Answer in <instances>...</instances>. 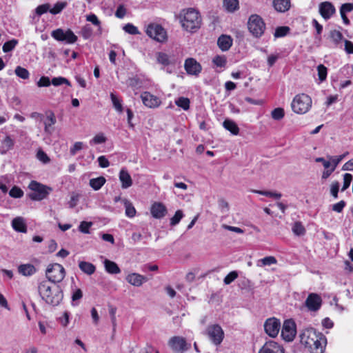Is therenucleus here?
I'll list each match as a JSON object with an SVG mask.
<instances>
[{"label": "nucleus", "mask_w": 353, "mask_h": 353, "mask_svg": "<svg viewBox=\"0 0 353 353\" xmlns=\"http://www.w3.org/2000/svg\"><path fill=\"white\" fill-rule=\"evenodd\" d=\"M271 116L273 119L279 121L285 116L284 110L282 108H276L272 111Z\"/></svg>", "instance_id": "43"}, {"label": "nucleus", "mask_w": 353, "mask_h": 353, "mask_svg": "<svg viewBox=\"0 0 353 353\" xmlns=\"http://www.w3.org/2000/svg\"><path fill=\"white\" fill-rule=\"evenodd\" d=\"M67 6L66 2H57L54 5V7L50 9V12L52 14H57L60 13Z\"/></svg>", "instance_id": "42"}, {"label": "nucleus", "mask_w": 353, "mask_h": 353, "mask_svg": "<svg viewBox=\"0 0 353 353\" xmlns=\"http://www.w3.org/2000/svg\"><path fill=\"white\" fill-rule=\"evenodd\" d=\"M123 203L125 208V215L128 217L133 218L136 214V210L132 204L127 199L123 200Z\"/></svg>", "instance_id": "36"}, {"label": "nucleus", "mask_w": 353, "mask_h": 353, "mask_svg": "<svg viewBox=\"0 0 353 353\" xmlns=\"http://www.w3.org/2000/svg\"><path fill=\"white\" fill-rule=\"evenodd\" d=\"M300 341L311 353H323L326 338L315 329L310 327L304 330L300 334Z\"/></svg>", "instance_id": "1"}, {"label": "nucleus", "mask_w": 353, "mask_h": 353, "mask_svg": "<svg viewBox=\"0 0 353 353\" xmlns=\"http://www.w3.org/2000/svg\"><path fill=\"white\" fill-rule=\"evenodd\" d=\"M273 6L276 11L285 12L290 8V0H274Z\"/></svg>", "instance_id": "26"}, {"label": "nucleus", "mask_w": 353, "mask_h": 353, "mask_svg": "<svg viewBox=\"0 0 353 353\" xmlns=\"http://www.w3.org/2000/svg\"><path fill=\"white\" fill-rule=\"evenodd\" d=\"M217 44L222 51H227L232 45V39L230 36L223 34L219 37Z\"/></svg>", "instance_id": "25"}, {"label": "nucleus", "mask_w": 353, "mask_h": 353, "mask_svg": "<svg viewBox=\"0 0 353 353\" xmlns=\"http://www.w3.org/2000/svg\"><path fill=\"white\" fill-rule=\"evenodd\" d=\"M259 262L261 263V265L265 266L276 264L277 261L274 256H270L261 259Z\"/></svg>", "instance_id": "53"}, {"label": "nucleus", "mask_w": 353, "mask_h": 353, "mask_svg": "<svg viewBox=\"0 0 353 353\" xmlns=\"http://www.w3.org/2000/svg\"><path fill=\"white\" fill-rule=\"evenodd\" d=\"M223 7L229 12H234L239 9L238 0H223Z\"/></svg>", "instance_id": "32"}, {"label": "nucleus", "mask_w": 353, "mask_h": 353, "mask_svg": "<svg viewBox=\"0 0 353 353\" xmlns=\"http://www.w3.org/2000/svg\"><path fill=\"white\" fill-rule=\"evenodd\" d=\"M15 74L17 77L23 79H28L30 77V73L28 70L24 68H22L21 66H17L15 68Z\"/></svg>", "instance_id": "41"}, {"label": "nucleus", "mask_w": 353, "mask_h": 353, "mask_svg": "<svg viewBox=\"0 0 353 353\" xmlns=\"http://www.w3.org/2000/svg\"><path fill=\"white\" fill-rule=\"evenodd\" d=\"M212 62L216 66L222 68L226 64V59L224 56L217 55L213 59Z\"/></svg>", "instance_id": "56"}, {"label": "nucleus", "mask_w": 353, "mask_h": 353, "mask_svg": "<svg viewBox=\"0 0 353 353\" xmlns=\"http://www.w3.org/2000/svg\"><path fill=\"white\" fill-rule=\"evenodd\" d=\"M319 13L325 20L330 19L336 12L334 5L330 1H324L319 6Z\"/></svg>", "instance_id": "16"}, {"label": "nucleus", "mask_w": 353, "mask_h": 353, "mask_svg": "<svg viewBox=\"0 0 353 353\" xmlns=\"http://www.w3.org/2000/svg\"><path fill=\"white\" fill-rule=\"evenodd\" d=\"M238 277V274L236 271L230 272L223 279L225 285H229L233 282Z\"/></svg>", "instance_id": "57"}, {"label": "nucleus", "mask_w": 353, "mask_h": 353, "mask_svg": "<svg viewBox=\"0 0 353 353\" xmlns=\"http://www.w3.org/2000/svg\"><path fill=\"white\" fill-rule=\"evenodd\" d=\"M92 225V222H87V221H82L81 222L79 230L83 234H89L90 233V228Z\"/></svg>", "instance_id": "54"}, {"label": "nucleus", "mask_w": 353, "mask_h": 353, "mask_svg": "<svg viewBox=\"0 0 353 353\" xmlns=\"http://www.w3.org/2000/svg\"><path fill=\"white\" fill-rule=\"evenodd\" d=\"M39 292L42 299L52 306H57L63 298L59 287L49 281H43L39 283Z\"/></svg>", "instance_id": "2"}, {"label": "nucleus", "mask_w": 353, "mask_h": 353, "mask_svg": "<svg viewBox=\"0 0 353 353\" xmlns=\"http://www.w3.org/2000/svg\"><path fill=\"white\" fill-rule=\"evenodd\" d=\"M296 324L292 319H287L284 321L281 330V336L285 341H292L296 336Z\"/></svg>", "instance_id": "12"}, {"label": "nucleus", "mask_w": 353, "mask_h": 353, "mask_svg": "<svg viewBox=\"0 0 353 353\" xmlns=\"http://www.w3.org/2000/svg\"><path fill=\"white\" fill-rule=\"evenodd\" d=\"M14 145V141L10 136H6L1 142V152L2 154L6 153L7 151L10 150Z\"/></svg>", "instance_id": "34"}, {"label": "nucleus", "mask_w": 353, "mask_h": 353, "mask_svg": "<svg viewBox=\"0 0 353 353\" xmlns=\"http://www.w3.org/2000/svg\"><path fill=\"white\" fill-rule=\"evenodd\" d=\"M184 216L183 212L181 210H178L174 215L170 219V225L174 226L177 225Z\"/></svg>", "instance_id": "44"}, {"label": "nucleus", "mask_w": 353, "mask_h": 353, "mask_svg": "<svg viewBox=\"0 0 353 353\" xmlns=\"http://www.w3.org/2000/svg\"><path fill=\"white\" fill-rule=\"evenodd\" d=\"M205 334L209 340L215 345H219L224 339V332L218 324L210 325L207 327Z\"/></svg>", "instance_id": "8"}, {"label": "nucleus", "mask_w": 353, "mask_h": 353, "mask_svg": "<svg viewBox=\"0 0 353 353\" xmlns=\"http://www.w3.org/2000/svg\"><path fill=\"white\" fill-rule=\"evenodd\" d=\"M248 28L254 37L259 38L265 32V24L259 15L252 14L248 21Z\"/></svg>", "instance_id": "6"}, {"label": "nucleus", "mask_w": 353, "mask_h": 353, "mask_svg": "<svg viewBox=\"0 0 353 353\" xmlns=\"http://www.w3.org/2000/svg\"><path fill=\"white\" fill-rule=\"evenodd\" d=\"M28 188L32 191L28 196L32 201H41L50 194L52 188L36 181H31Z\"/></svg>", "instance_id": "5"}, {"label": "nucleus", "mask_w": 353, "mask_h": 353, "mask_svg": "<svg viewBox=\"0 0 353 353\" xmlns=\"http://www.w3.org/2000/svg\"><path fill=\"white\" fill-rule=\"evenodd\" d=\"M352 181H353V176L351 174L345 173L343 174V184L341 191L347 190L350 187Z\"/></svg>", "instance_id": "51"}, {"label": "nucleus", "mask_w": 353, "mask_h": 353, "mask_svg": "<svg viewBox=\"0 0 353 353\" xmlns=\"http://www.w3.org/2000/svg\"><path fill=\"white\" fill-rule=\"evenodd\" d=\"M86 21L92 23L94 26L97 27V34L99 35H101L103 32L101 22L98 19L97 16L95 14H90L86 16Z\"/></svg>", "instance_id": "29"}, {"label": "nucleus", "mask_w": 353, "mask_h": 353, "mask_svg": "<svg viewBox=\"0 0 353 353\" xmlns=\"http://www.w3.org/2000/svg\"><path fill=\"white\" fill-rule=\"evenodd\" d=\"M110 99L115 110L119 112H122V101L120 100L113 92L110 94Z\"/></svg>", "instance_id": "39"}, {"label": "nucleus", "mask_w": 353, "mask_h": 353, "mask_svg": "<svg viewBox=\"0 0 353 353\" xmlns=\"http://www.w3.org/2000/svg\"><path fill=\"white\" fill-rule=\"evenodd\" d=\"M80 270L84 273L91 275L95 272V266L89 262L81 261L79 264Z\"/></svg>", "instance_id": "31"}, {"label": "nucleus", "mask_w": 353, "mask_h": 353, "mask_svg": "<svg viewBox=\"0 0 353 353\" xmlns=\"http://www.w3.org/2000/svg\"><path fill=\"white\" fill-rule=\"evenodd\" d=\"M292 232L297 236L304 235L305 229L301 222H296L292 226Z\"/></svg>", "instance_id": "40"}, {"label": "nucleus", "mask_w": 353, "mask_h": 353, "mask_svg": "<svg viewBox=\"0 0 353 353\" xmlns=\"http://www.w3.org/2000/svg\"><path fill=\"white\" fill-rule=\"evenodd\" d=\"M81 34L84 39H90L92 35V29L90 25H85L82 27Z\"/></svg>", "instance_id": "46"}, {"label": "nucleus", "mask_w": 353, "mask_h": 353, "mask_svg": "<svg viewBox=\"0 0 353 353\" xmlns=\"http://www.w3.org/2000/svg\"><path fill=\"white\" fill-rule=\"evenodd\" d=\"M119 178L123 189H127L132 185L131 176L125 168H122L120 170Z\"/></svg>", "instance_id": "24"}, {"label": "nucleus", "mask_w": 353, "mask_h": 353, "mask_svg": "<svg viewBox=\"0 0 353 353\" xmlns=\"http://www.w3.org/2000/svg\"><path fill=\"white\" fill-rule=\"evenodd\" d=\"M223 127L232 134L237 135L239 132V128L236 123L230 119H225L223 123Z\"/></svg>", "instance_id": "30"}, {"label": "nucleus", "mask_w": 353, "mask_h": 353, "mask_svg": "<svg viewBox=\"0 0 353 353\" xmlns=\"http://www.w3.org/2000/svg\"><path fill=\"white\" fill-rule=\"evenodd\" d=\"M339 190V183L337 181L333 182L330 188V193L334 198H338V192Z\"/></svg>", "instance_id": "63"}, {"label": "nucleus", "mask_w": 353, "mask_h": 353, "mask_svg": "<svg viewBox=\"0 0 353 353\" xmlns=\"http://www.w3.org/2000/svg\"><path fill=\"white\" fill-rule=\"evenodd\" d=\"M312 98L304 93L296 94L291 102L292 111L298 114L307 113L312 108Z\"/></svg>", "instance_id": "4"}, {"label": "nucleus", "mask_w": 353, "mask_h": 353, "mask_svg": "<svg viewBox=\"0 0 353 353\" xmlns=\"http://www.w3.org/2000/svg\"><path fill=\"white\" fill-rule=\"evenodd\" d=\"M51 81L48 77H41L37 81V85L38 87H48L50 85Z\"/></svg>", "instance_id": "60"}, {"label": "nucleus", "mask_w": 353, "mask_h": 353, "mask_svg": "<svg viewBox=\"0 0 353 353\" xmlns=\"http://www.w3.org/2000/svg\"><path fill=\"white\" fill-rule=\"evenodd\" d=\"M51 83L54 86H59L62 84H66L68 85H70V81L65 77H54L52 79Z\"/></svg>", "instance_id": "50"}, {"label": "nucleus", "mask_w": 353, "mask_h": 353, "mask_svg": "<svg viewBox=\"0 0 353 353\" xmlns=\"http://www.w3.org/2000/svg\"><path fill=\"white\" fill-rule=\"evenodd\" d=\"M150 213L155 219H162L167 214V208L162 203L154 202L150 208Z\"/></svg>", "instance_id": "20"}, {"label": "nucleus", "mask_w": 353, "mask_h": 353, "mask_svg": "<svg viewBox=\"0 0 353 353\" xmlns=\"http://www.w3.org/2000/svg\"><path fill=\"white\" fill-rule=\"evenodd\" d=\"M331 38L334 43L339 48L342 47V43L344 42L343 34L338 30H333L330 34Z\"/></svg>", "instance_id": "35"}, {"label": "nucleus", "mask_w": 353, "mask_h": 353, "mask_svg": "<svg viewBox=\"0 0 353 353\" xmlns=\"http://www.w3.org/2000/svg\"><path fill=\"white\" fill-rule=\"evenodd\" d=\"M9 195L15 199L21 198L23 196V191L17 186H14L9 192Z\"/></svg>", "instance_id": "48"}, {"label": "nucleus", "mask_w": 353, "mask_h": 353, "mask_svg": "<svg viewBox=\"0 0 353 353\" xmlns=\"http://www.w3.org/2000/svg\"><path fill=\"white\" fill-rule=\"evenodd\" d=\"M168 345L176 353H184L190 347V344H188L186 340L181 336L172 337L168 342Z\"/></svg>", "instance_id": "13"}, {"label": "nucleus", "mask_w": 353, "mask_h": 353, "mask_svg": "<svg viewBox=\"0 0 353 353\" xmlns=\"http://www.w3.org/2000/svg\"><path fill=\"white\" fill-rule=\"evenodd\" d=\"M259 353H285L283 347L274 341H267Z\"/></svg>", "instance_id": "17"}, {"label": "nucleus", "mask_w": 353, "mask_h": 353, "mask_svg": "<svg viewBox=\"0 0 353 353\" xmlns=\"http://www.w3.org/2000/svg\"><path fill=\"white\" fill-rule=\"evenodd\" d=\"M50 6L48 3L42 4V5L39 6L36 8L35 12L37 15L41 16L43 14L46 13L48 11L50 12Z\"/></svg>", "instance_id": "58"}, {"label": "nucleus", "mask_w": 353, "mask_h": 353, "mask_svg": "<svg viewBox=\"0 0 353 353\" xmlns=\"http://www.w3.org/2000/svg\"><path fill=\"white\" fill-rule=\"evenodd\" d=\"M106 141V138L103 134L100 133L94 137V138L90 141L91 145L93 144H101Z\"/></svg>", "instance_id": "55"}, {"label": "nucleus", "mask_w": 353, "mask_h": 353, "mask_svg": "<svg viewBox=\"0 0 353 353\" xmlns=\"http://www.w3.org/2000/svg\"><path fill=\"white\" fill-rule=\"evenodd\" d=\"M18 272L23 276H30L36 272V268L32 264H22L18 267Z\"/></svg>", "instance_id": "28"}, {"label": "nucleus", "mask_w": 353, "mask_h": 353, "mask_svg": "<svg viewBox=\"0 0 353 353\" xmlns=\"http://www.w3.org/2000/svg\"><path fill=\"white\" fill-rule=\"evenodd\" d=\"M318 76L321 81L325 80L327 77V68L323 65L320 64L317 67Z\"/></svg>", "instance_id": "52"}, {"label": "nucleus", "mask_w": 353, "mask_h": 353, "mask_svg": "<svg viewBox=\"0 0 353 353\" xmlns=\"http://www.w3.org/2000/svg\"><path fill=\"white\" fill-rule=\"evenodd\" d=\"M307 309H319L322 305V299L316 293L309 294L305 302Z\"/></svg>", "instance_id": "19"}, {"label": "nucleus", "mask_w": 353, "mask_h": 353, "mask_svg": "<svg viewBox=\"0 0 353 353\" xmlns=\"http://www.w3.org/2000/svg\"><path fill=\"white\" fill-rule=\"evenodd\" d=\"M156 59L158 63L163 65L164 68L167 67L166 72L172 73V70L170 67H174L177 63V59L174 54H167L163 52H158L156 53Z\"/></svg>", "instance_id": "11"}, {"label": "nucleus", "mask_w": 353, "mask_h": 353, "mask_svg": "<svg viewBox=\"0 0 353 353\" xmlns=\"http://www.w3.org/2000/svg\"><path fill=\"white\" fill-rule=\"evenodd\" d=\"M83 148V143L78 141L74 143L72 147L70 148V152L72 155H75L77 152Z\"/></svg>", "instance_id": "59"}, {"label": "nucleus", "mask_w": 353, "mask_h": 353, "mask_svg": "<svg viewBox=\"0 0 353 353\" xmlns=\"http://www.w3.org/2000/svg\"><path fill=\"white\" fill-rule=\"evenodd\" d=\"M46 276L52 283H59L65 277V269L59 263L50 265L46 270Z\"/></svg>", "instance_id": "9"}, {"label": "nucleus", "mask_w": 353, "mask_h": 353, "mask_svg": "<svg viewBox=\"0 0 353 353\" xmlns=\"http://www.w3.org/2000/svg\"><path fill=\"white\" fill-rule=\"evenodd\" d=\"M184 67L187 73L191 75H198L201 71V65L192 58L185 60Z\"/></svg>", "instance_id": "18"}, {"label": "nucleus", "mask_w": 353, "mask_h": 353, "mask_svg": "<svg viewBox=\"0 0 353 353\" xmlns=\"http://www.w3.org/2000/svg\"><path fill=\"white\" fill-rule=\"evenodd\" d=\"M17 43V41L15 39L6 41L3 46V51L4 52H8L12 51L15 48Z\"/></svg>", "instance_id": "49"}, {"label": "nucleus", "mask_w": 353, "mask_h": 353, "mask_svg": "<svg viewBox=\"0 0 353 353\" xmlns=\"http://www.w3.org/2000/svg\"><path fill=\"white\" fill-rule=\"evenodd\" d=\"M105 271L111 274H117L121 272V269L118 265L109 259H105L103 261Z\"/></svg>", "instance_id": "27"}, {"label": "nucleus", "mask_w": 353, "mask_h": 353, "mask_svg": "<svg viewBox=\"0 0 353 353\" xmlns=\"http://www.w3.org/2000/svg\"><path fill=\"white\" fill-rule=\"evenodd\" d=\"M346 203L344 201H341L335 204H334L332 207L333 211L340 213L343 211L345 208Z\"/></svg>", "instance_id": "62"}, {"label": "nucleus", "mask_w": 353, "mask_h": 353, "mask_svg": "<svg viewBox=\"0 0 353 353\" xmlns=\"http://www.w3.org/2000/svg\"><path fill=\"white\" fill-rule=\"evenodd\" d=\"M123 29L125 32L132 35L139 34L140 33L138 28L132 23H130L125 25Z\"/></svg>", "instance_id": "47"}, {"label": "nucleus", "mask_w": 353, "mask_h": 353, "mask_svg": "<svg viewBox=\"0 0 353 353\" xmlns=\"http://www.w3.org/2000/svg\"><path fill=\"white\" fill-rule=\"evenodd\" d=\"M143 103L148 108H155L160 105L161 101L159 97L150 93L149 92H143L141 94Z\"/></svg>", "instance_id": "15"}, {"label": "nucleus", "mask_w": 353, "mask_h": 353, "mask_svg": "<svg viewBox=\"0 0 353 353\" xmlns=\"http://www.w3.org/2000/svg\"><path fill=\"white\" fill-rule=\"evenodd\" d=\"M281 323L279 319L272 317L266 320L264 324L265 332L271 337H275L279 334Z\"/></svg>", "instance_id": "14"}, {"label": "nucleus", "mask_w": 353, "mask_h": 353, "mask_svg": "<svg viewBox=\"0 0 353 353\" xmlns=\"http://www.w3.org/2000/svg\"><path fill=\"white\" fill-rule=\"evenodd\" d=\"M106 180L103 176H99L90 180V185L94 190H99L105 184Z\"/></svg>", "instance_id": "33"}, {"label": "nucleus", "mask_w": 353, "mask_h": 353, "mask_svg": "<svg viewBox=\"0 0 353 353\" xmlns=\"http://www.w3.org/2000/svg\"><path fill=\"white\" fill-rule=\"evenodd\" d=\"M126 281L131 285L139 287L148 281V279L137 273H131L126 276Z\"/></svg>", "instance_id": "22"}, {"label": "nucleus", "mask_w": 353, "mask_h": 353, "mask_svg": "<svg viewBox=\"0 0 353 353\" xmlns=\"http://www.w3.org/2000/svg\"><path fill=\"white\" fill-rule=\"evenodd\" d=\"M180 23L182 28L190 32H196L201 24L199 12L194 8L184 9L179 14Z\"/></svg>", "instance_id": "3"}, {"label": "nucleus", "mask_w": 353, "mask_h": 353, "mask_svg": "<svg viewBox=\"0 0 353 353\" xmlns=\"http://www.w3.org/2000/svg\"><path fill=\"white\" fill-rule=\"evenodd\" d=\"M126 14V9L123 5H120L118 6L116 12L115 16L119 19H123Z\"/></svg>", "instance_id": "64"}, {"label": "nucleus", "mask_w": 353, "mask_h": 353, "mask_svg": "<svg viewBox=\"0 0 353 353\" xmlns=\"http://www.w3.org/2000/svg\"><path fill=\"white\" fill-rule=\"evenodd\" d=\"M146 34L152 39L163 43L168 39L165 30L159 24L150 23L146 27Z\"/></svg>", "instance_id": "7"}, {"label": "nucleus", "mask_w": 353, "mask_h": 353, "mask_svg": "<svg viewBox=\"0 0 353 353\" xmlns=\"http://www.w3.org/2000/svg\"><path fill=\"white\" fill-rule=\"evenodd\" d=\"M44 125V131L48 134H52L53 132L52 126L56 123L57 119L54 112L50 111L46 113V117H43V120Z\"/></svg>", "instance_id": "21"}, {"label": "nucleus", "mask_w": 353, "mask_h": 353, "mask_svg": "<svg viewBox=\"0 0 353 353\" xmlns=\"http://www.w3.org/2000/svg\"><path fill=\"white\" fill-rule=\"evenodd\" d=\"M252 192L259 194L261 195H263L268 197H272L276 199H279L281 197V194L276 192L271 191H265V190H252Z\"/></svg>", "instance_id": "37"}, {"label": "nucleus", "mask_w": 353, "mask_h": 353, "mask_svg": "<svg viewBox=\"0 0 353 353\" xmlns=\"http://www.w3.org/2000/svg\"><path fill=\"white\" fill-rule=\"evenodd\" d=\"M37 159L43 163H47L50 161L48 155L41 150H39L37 154Z\"/></svg>", "instance_id": "61"}, {"label": "nucleus", "mask_w": 353, "mask_h": 353, "mask_svg": "<svg viewBox=\"0 0 353 353\" xmlns=\"http://www.w3.org/2000/svg\"><path fill=\"white\" fill-rule=\"evenodd\" d=\"M176 105L181 108L183 110H188L190 108V99L186 97H181L176 99L175 101Z\"/></svg>", "instance_id": "38"}, {"label": "nucleus", "mask_w": 353, "mask_h": 353, "mask_svg": "<svg viewBox=\"0 0 353 353\" xmlns=\"http://www.w3.org/2000/svg\"><path fill=\"white\" fill-rule=\"evenodd\" d=\"M51 36L58 41H64L68 44L74 43L77 41V37L70 30L64 31L61 28H58L51 32Z\"/></svg>", "instance_id": "10"}, {"label": "nucleus", "mask_w": 353, "mask_h": 353, "mask_svg": "<svg viewBox=\"0 0 353 353\" xmlns=\"http://www.w3.org/2000/svg\"><path fill=\"white\" fill-rule=\"evenodd\" d=\"M12 228L18 232L21 233L27 232V225L26 223V220L24 218L21 216H17L12 219L11 223Z\"/></svg>", "instance_id": "23"}, {"label": "nucleus", "mask_w": 353, "mask_h": 353, "mask_svg": "<svg viewBox=\"0 0 353 353\" xmlns=\"http://www.w3.org/2000/svg\"><path fill=\"white\" fill-rule=\"evenodd\" d=\"M290 28L288 26L278 27L274 32V36L276 38L283 37L287 35L289 32Z\"/></svg>", "instance_id": "45"}]
</instances>
